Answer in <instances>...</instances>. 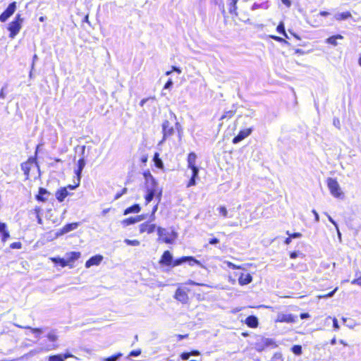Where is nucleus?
<instances>
[{
	"label": "nucleus",
	"instance_id": "obj_2",
	"mask_svg": "<svg viewBox=\"0 0 361 361\" xmlns=\"http://www.w3.org/2000/svg\"><path fill=\"white\" fill-rule=\"evenodd\" d=\"M47 339L51 342L50 344H47L41 348V351L49 352L51 350H56L59 348V345L56 343L58 341L59 336L56 330H51L47 335Z\"/></svg>",
	"mask_w": 361,
	"mask_h": 361
},
{
	"label": "nucleus",
	"instance_id": "obj_34",
	"mask_svg": "<svg viewBox=\"0 0 361 361\" xmlns=\"http://www.w3.org/2000/svg\"><path fill=\"white\" fill-rule=\"evenodd\" d=\"M292 352L296 355H300L302 353V346L300 345H295L291 348Z\"/></svg>",
	"mask_w": 361,
	"mask_h": 361
},
{
	"label": "nucleus",
	"instance_id": "obj_21",
	"mask_svg": "<svg viewBox=\"0 0 361 361\" xmlns=\"http://www.w3.org/2000/svg\"><path fill=\"white\" fill-rule=\"evenodd\" d=\"M68 195L67 188H61L56 192V197L60 202H62Z\"/></svg>",
	"mask_w": 361,
	"mask_h": 361
},
{
	"label": "nucleus",
	"instance_id": "obj_37",
	"mask_svg": "<svg viewBox=\"0 0 361 361\" xmlns=\"http://www.w3.org/2000/svg\"><path fill=\"white\" fill-rule=\"evenodd\" d=\"M343 321L344 324L350 329H353L356 325L355 322L352 319H347L345 318H343Z\"/></svg>",
	"mask_w": 361,
	"mask_h": 361
},
{
	"label": "nucleus",
	"instance_id": "obj_56",
	"mask_svg": "<svg viewBox=\"0 0 361 361\" xmlns=\"http://www.w3.org/2000/svg\"><path fill=\"white\" fill-rule=\"evenodd\" d=\"M209 244L211 245H216L219 243V240L216 238H214L209 240Z\"/></svg>",
	"mask_w": 361,
	"mask_h": 361
},
{
	"label": "nucleus",
	"instance_id": "obj_41",
	"mask_svg": "<svg viewBox=\"0 0 361 361\" xmlns=\"http://www.w3.org/2000/svg\"><path fill=\"white\" fill-rule=\"evenodd\" d=\"M192 171V175H191V177L192 178H197V176H198V173H199V169L197 166H195L194 168H190Z\"/></svg>",
	"mask_w": 361,
	"mask_h": 361
},
{
	"label": "nucleus",
	"instance_id": "obj_35",
	"mask_svg": "<svg viewBox=\"0 0 361 361\" xmlns=\"http://www.w3.org/2000/svg\"><path fill=\"white\" fill-rule=\"evenodd\" d=\"M135 223H136V221H135V217H130V218L123 219L122 221V222H121V224L124 226H129V225H131V224H134Z\"/></svg>",
	"mask_w": 361,
	"mask_h": 361
},
{
	"label": "nucleus",
	"instance_id": "obj_19",
	"mask_svg": "<svg viewBox=\"0 0 361 361\" xmlns=\"http://www.w3.org/2000/svg\"><path fill=\"white\" fill-rule=\"evenodd\" d=\"M175 298L182 303H185L188 301V296L185 290L178 288L175 293Z\"/></svg>",
	"mask_w": 361,
	"mask_h": 361
},
{
	"label": "nucleus",
	"instance_id": "obj_9",
	"mask_svg": "<svg viewBox=\"0 0 361 361\" xmlns=\"http://www.w3.org/2000/svg\"><path fill=\"white\" fill-rule=\"evenodd\" d=\"M252 132V128H246L240 130L238 134L233 137L232 142L233 144H237L248 137Z\"/></svg>",
	"mask_w": 361,
	"mask_h": 361
},
{
	"label": "nucleus",
	"instance_id": "obj_39",
	"mask_svg": "<svg viewBox=\"0 0 361 361\" xmlns=\"http://www.w3.org/2000/svg\"><path fill=\"white\" fill-rule=\"evenodd\" d=\"M234 114H235V111H233V110L227 111L221 116V120H223V119L227 118H230L233 117Z\"/></svg>",
	"mask_w": 361,
	"mask_h": 361
},
{
	"label": "nucleus",
	"instance_id": "obj_4",
	"mask_svg": "<svg viewBox=\"0 0 361 361\" xmlns=\"http://www.w3.org/2000/svg\"><path fill=\"white\" fill-rule=\"evenodd\" d=\"M162 195V190L159 188L147 189V195H145L146 204L149 203L154 197L158 201V203L161 201Z\"/></svg>",
	"mask_w": 361,
	"mask_h": 361
},
{
	"label": "nucleus",
	"instance_id": "obj_46",
	"mask_svg": "<svg viewBox=\"0 0 361 361\" xmlns=\"http://www.w3.org/2000/svg\"><path fill=\"white\" fill-rule=\"evenodd\" d=\"M286 234L288 235L291 238H298L302 236L300 233H290L289 231H286Z\"/></svg>",
	"mask_w": 361,
	"mask_h": 361
},
{
	"label": "nucleus",
	"instance_id": "obj_23",
	"mask_svg": "<svg viewBox=\"0 0 361 361\" xmlns=\"http://www.w3.org/2000/svg\"><path fill=\"white\" fill-rule=\"evenodd\" d=\"M0 237L3 243L10 237L9 232L6 230V224L5 223H0Z\"/></svg>",
	"mask_w": 361,
	"mask_h": 361
},
{
	"label": "nucleus",
	"instance_id": "obj_30",
	"mask_svg": "<svg viewBox=\"0 0 361 361\" xmlns=\"http://www.w3.org/2000/svg\"><path fill=\"white\" fill-rule=\"evenodd\" d=\"M343 37L341 35L331 36L326 39V42L332 44L333 46H336L338 44L337 39H342Z\"/></svg>",
	"mask_w": 361,
	"mask_h": 361
},
{
	"label": "nucleus",
	"instance_id": "obj_52",
	"mask_svg": "<svg viewBox=\"0 0 361 361\" xmlns=\"http://www.w3.org/2000/svg\"><path fill=\"white\" fill-rule=\"evenodd\" d=\"M173 81L171 79H169L164 85V89H169L173 86Z\"/></svg>",
	"mask_w": 361,
	"mask_h": 361
},
{
	"label": "nucleus",
	"instance_id": "obj_51",
	"mask_svg": "<svg viewBox=\"0 0 361 361\" xmlns=\"http://www.w3.org/2000/svg\"><path fill=\"white\" fill-rule=\"evenodd\" d=\"M196 180L195 178L190 177V180H189V182H188V183L187 185V187L190 188L191 186L195 185L196 184V180Z\"/></svg>",
	"mask_w": 361,
	"mask_h": 361
},
{
	"label": "nucleus",
	"instance_id": "obj_18",
	"mask_svg": "<svg viewBox=\"0 0 361 361\" xmlns=\"http://www.w3.org/2000/svg\"><path fill=\"white\" fill-rule=\"evenodd\" d=\"M79 226V223L74 222L65 225L59 232L58 235H63L71 231L76 229Z\"/></svg>",
	"mask_w": 361,
	"mask_h": 361
},
{
	"label": "nucleus",
	"instance_id": "obj_53",
	"mask_svg": "<svg viewBox=\"0 0 361 361\" xmlns=\"http://www.w3.org/2000/svg\"><path fill=\"white\" fill-rule=\"evenodd\" d=\"M351 283L352 284L358 285V286H361V276L357 278V279H355L351 281Z\"/></svg>",
	"mask_w": 361,
	"mask_h": 361
},
{
	"label": "nucleus",
	"instance_id": "obj_7",
	"mask_svg": "<svg viewBox=\"0 0 361 361\" xmlns=\"http://www.w3.org/2000/svg\"><path fill=\"white\" fill-rule=\"evenodd\" d=\"M146 189L159 188L158 183L149 170L143 173Z\"/></svg>",
	"mask_w": 361,
	"mask_h": 361
},
{
	"label": "nucleus",
	"instance_id": "obj_40",
	"mask_svg": "<svg viewBox=\"0 0 361 361\" xmlns=\"http://www.w3.org/2000/svg\"><path fill=\"white\" fill-rule=\"evenodd\" d=\"M276 30L280 34H285V26L283 22H281L276 27Z\"/></svg>",
	"mask_w": 361,
	"mask_h": 361
},
{
	"label": "nucleus",
	"instance_id": "obj_50",
	"mask_svg": "<svg viewBox=\"0 0 361 361\" xmlns=\"http://www.w3.org/2000/svg\"><path fill=\"white\" fill-rule=\"evenodd\" d=\"M141 353V350H132L130 353V355L129 356H131V357H137L138 355H140Z\"/></svg>",
	"mask_w": 361,
	"mask_h": 361
},
{
	"label": "nucleus",
	"instance_id": "obj_49",
	"mask_svg": "<svg viewBox=\"0 0 361 361\" xmlns=\"http://www.w3.org/2000/svg\"><path fill=\"white\" fill-rule=\"evenodd\" d=\"M190 356V353L184 352V353H181L180 358L183 360H188L189 359Z\"/></svg>",
	"mask_w": 361,
	"mask_h": 361
},
{
	"label": "nucleus",
	"instance_id": "obj_48",
	"mask_svg": "<svg viewBox=\"0 0 361 361\" xmlns=\"http://www.w3.org/2000/svg\"><path fill=\"white\" fill-rule=\"evenodd\" d=\"M255 111L252 109L248 110L247 113L245 115V118L250 120L251 118L254 116Z\"/></svg>",
	"mask_w": 361,
	"mask_h": 361
},
{
	"label": "nucleus",
	"instance_id": "obj_31",
	"mask_svg": "<svg viewBox=\"0 0 361 361\" xmlns=\"http://www.w3.org/2000/svg\"><path fill=\"white\" fill-rule=\"evenodd\" d=\"M351 17V13L348 11L343 13H338L335 15V18L337 20H345Z\"/></svg>",
	"mask_w": 361,
	"mask_h": 361
},
{
	"label": "nucleus",
	"instance_id": "obj_8",
	"mask_svg": "<svg viewBox=\"0 0 361 361\" xmlns=\"http://www.w3.org/2000/svg\"><path fill=\"white\" fill-rule=\"evenodd\" d=\"M162 133H163V138L160 141L159 144L163 143L166 139L174 133V129L173 126H171L169 121L166 120L162 123Z\"/></svg>",
	"mask_w": 361,
	"mask_h": 361
},
{
	"label": "nucleus",
	"instance_id": "obj_57",
	"mask_svg": "<svg viewBox=\"0 0 361 361\" xmlns=\"http://www.w3.org/2000/svg\"><path fill=\"white\" fill-rule=\"evenodd\" d=\"M333 326L336 329H339V325H338V320L336 318H334V319H333Z\"/></svg>",
	"mask_w": 361,
	"mask_h": 361
},
{
	"label": "nucleus",
	"instance_id": "obj_62",
	"mask_svg": "<svg viewBox=\"0 0 361 361\" xmlns=\"http://www.w3.org/2000/svg\"><path fill=\"white\" fill-rule=\"evenodd\" d=\"M298 256V252H292L290 254V257L291 259H295V258H296Z\"/></svg>",
	"mask_w": 361,
	"mask_h": 361
},
{
	"label": "nucleus",
	"instance_id": "obj_3",
	"mask_svg": "<svg viewBox=\"0 0 361 361\" xmlns=\"http://www.w3.org/2000/svg\"><path fill=\"white\" fill-rule=\"evenodd\" d=\"M327 185L331 194L335 197H341L343 192L341 190L340 185L336 179L329 178L327 180Z\"/></svg>",
	"mask_w": 361,
	"mask_h": 361
},
{
	"label": "nucleus",
	"instance_id": "obj_55",
	"mask_svg": "<svg viewBox=\"0 0 361 361\" xmlns=\"http://www.w3.org/2000/svg\"><path fill=\"white\" fill-rule=\"evenodd\" d=\"M227 266H228V267H229L231 269H239L240 268L239 266H237V265L233 264L231 262H227Z\"/></svg>",
	"mask_w": 361,
	"mask_h": 361
},
{
	"label": "nucleus",
	"instance_id": "obj_25",
	"mask_svg": "<svg viewBox=\"0 0 361 361\" xmlns=\"http://www.w3.org/2000/svg\"><path fill=\"white\" fill-rule=\"evenodd\" d=\"M238 1V0H227V4L228 6V11H229L230 13L234 14L235 16L238 15L237 12H236V10H237L236 4Z\"/></svg>",
	"mask_w": 361,
	"mask_h": 361
},
{
	"label": "nucleus",
	"instance_id": "obj_16",
	"mask_svg": "<svg viewBox=\"0 0 361 361\" xmlns=\"http://www.w3.org/2000/svg\"><path fill=\"white\" fill-rule=\"evenodd\" d=\"M173 262V256L171 252L168 250L165 251L159 261V263L166 266L171 265Z\"/></svg>",
	"mask_w": 361,
	"mask_h": 361
},
{
	"label": "nucleus",
	"instance_id": "obj_14",
	"mask_svg": "<svg viewBox=\"0 0 361 361\" xmlns=\"http://www.w3.org/2000/svg\"><path fill=\"white\" fill-rule=\"evenodd\" d=\"M295 319L296 317L291 314H281L278 315L276 321L279 322L294 323Z\"/></svg>",
	"mask_w": 361,
	"mask_h": 361
},
{
	"label": "nucleus",
	"instance_id": "obj_11",
	"mask_svg": "<svg viewBox=\"0 0 361 361\" xmlns=\"http://www.w3.org/2000/svg\"><path fill=\"white\" fill-rule=\"evenodd\" d=\"M33 164H36L35 159L34 158H30L27 161L21 164V169L24 172L26 179L29 178L30 171Z\"/></svg>",
	"mask_w": 361,
	"mask_h": 361
},
{
	"label": "nucleus",
	"instance_id": "obj_36",
	"mask_svg": "<svg viewBox=\"0 0 361 361\" xmlns=\"http://www.w3.org/2000/svg\"><path fill=\"white\" fill-rule=\"evenodd\" d=\"M121 356L122 354L121 353H118L111 357L104 358L103 361H117Z\"/></svg>",
	"mask_w": 361,
	"mask_h": 361
},
{
	"label": "nucleus",
	"instance_id": "obj_33",
	"mask_svg": "<svg viewBox=\"0 0 361 361\" xmlns=\"http://www.w3.org/2000/svg\"><path fill=\"white\" fill-rule=\"evenodd\" d=\"M16 326L19 328H21V329H30L32 331V332H33L35 334H40L43 332L42 329L40 328H32L30 326H23L18 325V324H16Z\"/></svg>",
	"mask_w": 361,
	"mask_h": 361
},
{
	"label": "nucleus",
	"instance_id": "obj_45",
	"mask_svg": "<svg viewBox=\"0 0 361 361\" xmlns=\"http://www.w3.org/2000/svg\"><path fill=\"white\" fill-rule=\"evenodd\" d=\"M10 247L11 249H20L22 247V244L20 242H15L10 245Z\"/></svg>",
	"mask_w": 361,
	"mask_h": 361
},
{
	"label": "nucleus",
	"instance_id": "obj_43",
	"mask_svg": "<svg viewBox=\"0 0 361 361\" xmlns=\"http://www.w3.org/2000/svg\"><path fill=\"white\" fill-rule=\"evenodd\" d=\"M219 211L220 214H221L223 216H224V217L227 216L228 212H227L226 208L224 206H221L219 208Z\"/></svg>",
	"mask_w": 361,
	"mask_h": 361
},
{
	"label": "nucleus",
	"instance_id": "obj_20",
	"mask_svg": "<svg viewBox=\"0 0 361 361\" xmlns=\"http://www.w3.org/2000/svg\"><path fill=\"white\" fill-rule=\"evenodd\" d=\"M252 281V276L249 273H242L238 278V283L241 286L249 284Z\"/></svg>",
	"mask_w": 361,
	"mask_h": 361
},
{
	"label": "nucleus",
	"instance_id": "obj_17",
	"mask_svg": "<svg viewBox=\"0 0 361 361\" xmlns=\"http://www.w3.org/2000/svg\"><path fill=\"white\" fill-rule=\"evenodd\" d=\"M50 192L45 188H39V192L36 195V199L39 202H46L48 200Z\"/></svg>",
	"mask_w": 361,
	"mask_h": 361
},
{
	"label": "nucleus",
	"instance_id": "obj_47",
	"mask_svg": "<svg viewBox=\"0 0 361 361\" xmlns=\"http://www.w3.org/2000/svg\"><path fill=\"white\" fill-rule=\"evenodd\" d=\"M13 21H15V22H18V23H20V24H21V25H22V23H23V18L21 17L20 14L18 13V14L16 16V17H15V18H14Z\"/></svg>",
	"mask_w": 361,
	"mask_h": 361
},
{
	"label": "nucleus",
	"instance_id": "obj_24",
	"mask_svg": "<svg viewBox=\"0 0 361 361\" xmlns=\"http://www.w3.org/2000/svg\"><path fill=\"white\" fill-rule=\"evenodd\" d=\"M245 324L251 328H256L258 326V319L257 317L250 315L245 319Z\"/></svg>",
	"mask_w": 361,
	"mask_h": 361
},
{
	"label": "nucleus",
	"instance_id": "obj_13",
	"mask_svg": "<svg viewBox=\"0 0 361 361\" xmlns=\"http://www.w3.org/2000/svg\"><path fill=\"white\" fill-rule=\"evenodd\" d=\"M73 355L69 353L64 354L52 355L47 357L48 361H65L67 358L73 357Z\"/></svg>",
	"mask_w": 361,
	"mask_h": 361
},
{
	"label": "nucleus",
	"instance_id": "obj_1",
	"mask_svg": "<svg viewBox=\"0 0 361 361\" xmlns=\"http://www.w3.org/2000/svg\"><path fill=\"white\" fill-rule=\"evenodd\" d=\"M157 231L159 235V240L166 244H172L177 238L176 232L173 230L169 231L166 228L159 226Z\"/></svg>",
	"mask_w": 361,
	"mask_h": 361
},
{
	"label": "nucleus",
	"instance_id": "obj_61",
	"mask_svg": "<svg viewBox=\"0 0 361 361\" xmlns=\"http://www.w3.org/2000/svg\"><path fill=\"white\" fill-rule=\"evenodd\" d=\"M261 7H262V4H259L255 3L252 5V10H256V9H258V8H259Z\"/></svg>",
	"mask_w": 361,
	"mask_h": 361
},
{
	"label": "nucleus",
	"instance_id": "obj_6",
	"mask_svg": "<svg viewBox=\"0 0 361 361\" xmlns=\"http://www.w3.org/2000/svg\"><path fill=\"white\" fill-rule=\"evenodd\" d=\"M185 262H189L190 265L193 266L194 264H197L201 266V263L200 261L197 260L195 257L189 256V257H182L180 258L176 259L172 262L173 267L178 266Z\"/></svg>",
	"mask_w": 361,
	"mask_h": 361
},
{
	"label": "nucleus",
	"instance_id": "obj_63",
	"mask_svg": "<svg viewBox=\"0 0 361 361\" xmlns=\"http://www.w3.org/2000/svg\"><path fill=\"white\" fill-rule=\"evenodd\" d=\"M281 1L288 7H290L291 5V1L290 0H281Z\"/></svg>",
	"mask_w": 361,
	"mask_h": 361
},
{
	"label": "nucleus",
	"instance_id": "obj_32",
	"mask_svg": "<svg viewBox=\"0 0 361 361\" xmlns=\"http://www.w3.org/2000/svg\"><path fill=\"white\" fill-rule=\"evenodd\" d=\"M155 166L159 169H163L164 164L162 160L159 158V153L156 152L154 155V159Z\"/></svg>",
	"mask_w": 361,
	"mask_h": 361
},
{
	"label": "nucleus",
	"instance_id": "obj_27",
	"mask_svg": "<svg viewBox=\"0 0 361 361\" xmlns=\"http://www.w3.org/2000/svg\"><path fill=\"white\" fill-rule=\"evenodd\" d=\"M51 260L56 264H59L61 267H65L68 265V261H67V258H60V257H52Z\"/></svg>",
	"mask_w": 361,
	"mask_h": 361
},
{
	"label": "nucleus",
	"instance_id": "obj_12",
	"mask_svg": "<svg viewBox=\"0 0 361 361\" xmlns=\"http://www.w3.org/2000/svg\"><path fill=\"white\" fill-rule=\"evenodd\" d=\"M157 228L156 225L154 224H149V222H145L139 226V230L140 233L147 232L150 234L154 232L155 229Z\"/></svg>",
	"mask_w": 361,
	"mask_h": 361
},
{
	"label": "nucleus",
	"instance_id": "obj_64",
	"mask_svg": "<svg viewBox=\"0 0 361 361\" xmlns=\"http://www.w3.org/2000/svg\"><path fill=\"white\" fill-rule=\"evenodd\" d=\"M281 1L288 7H290L291 5V1L290 0H281Z\"/></svg>",
	"mask_w": 361,
	"mask_h": 361
},
{
	"label": "nucleus",
	"instance_id": "obj_54",
	"mask_svg": "<svg viewBox=\"0 0 361 361\" xmlns=\"http://www.w3.org/2000/svg\"><path fill=\"white\" fill-rule=\"evenodd\" d=\"M324 214H325V215L328 217L329 221L331 224H333L336 228H337L338 224H336V221H335L331 218V216H329L327 213H324Z\"/></svg>",
	"mask_w": 361,
	"mask_h": 361
},
{
	"label": "nucleus",
	"instance_id": "obj_28",
	"mask_svg": "<svg viewBox=\"0 0 361 361\" xmlns=\"http://www.w3.org/2000/svg\"><path fill=\"white\" fill-rule=\"evenodd\" d=\"M67 261H68V264L71 262H73L74 261L77 260L80 257V252H71L69 253H67Z\"/></svg>",
	"mask_w": 361,
	"mask_h": 361
},
{
	"label": "nucleus",
	"instance_id": "obj_44",
	"mask_svg": "<svg viewBox=\"0 0 361 361\" xmlns=\"http://www.w3.org/2000/svg\"><path fill=\"white\" fill-rule=\"evenodd\" d=\"M271 37L274 39H275L276 41L277 42H282V43H285V44H288L289 43L286 40L284 39L283 38L281 37H278V36H274V35H271Z\"/></svg>",
	"mask_w": 361,
	"mask_h": 361
},
{
	"label": "nucleus",
	"instance_id": "obj_26",
	"mask_svg": "<svg viewBox=\"0 0 361 361\" xmlns=\"http://www.w3.org/2000/svg\"><path fill=\"white\" fill-rule=\"evenodd\" d=\"M196 158H197V156H196L195 153H194V152H190L188 154V167L189 169L190 168H194V167L196 166V165H195Z\"/></svg>",
	"mask_w": 361,
	"mask_h": 361
},
{
	"label": "nucleus",
	"instance_id": "obj_10",
	"mask_svg": "<svg viewBox=\"0 0 361 361\" xmlns=\"http://www.w3.org/2000/svg\"><path fill=\"white\" fill-rule=\"evenodd\" d=\"M22 25L18 22L12 21L8 24V30L10 32L9 37L13 39L20 32Z\"/></svg>",
	"mask_w": 361,
	"mask_h": 361
},
{
	"label": "nucleus",
	"instance_id": "obj_15",
	"mask_svg": "<svg viewBox=\"0 0 361 361\" xmlns=\"http://www.w3.org/2000/svg\"><path fill=\"white\" fill-rule=\"evenodd\" d=\"M103 259V256L100 255H94L92 257H90L86 262H85V267L90 268V267L93 265H99Z\"/></svg>",
	"mask_w": 361,
	"mask_h": 361
},
{
	"label": "nucleus",
	"instance_id": "obj_59",
	"mask_svg": "<svg viewBox=\"0 0 361 361\" xmlns=\"http://www.w3.org/2000/svg\"><path fill=\"white\" fill-rule=\"evenodd\" d=\"M38 60V56L37 54H35L32 57V69H34L35 62Z\"/></svg>",
	"mask_w": 361,
	"mask_h": 361
},
{
	"label": "nucleus",
	"instance_id": "obj_29",
	"mask_svg": "<svg viewBox=\"0 0 361 361\" xmlns=\"http://www.w3.org/2000/svg\"><path fill=\"white\" fill-rule=\"evenodd\" d=\"M140 211V205L137 204H135L126 209L124 211V214L127 215L130 213H138Z\"/></svg>",
	"mask_w": 361,
	"mask_h": 361
},
{
	"label": "nucleus",
	"instance_id": "obj_38",
	"mask_svg": "<svg viewBox=\"0 0 361 361\" xmlns=\"http://www.w3.org/2000/svg\"><path fill=\"white\" fill-rule=\"evenodd\" d=\"M124 243H126L128 245L131 246H138L140 244V241L137 240L125 239Z\"/></svg>",
	"mask_w": 361,
	"mask_h": 361
},
{
	"label": "nucleus",
	"instance_id": "obj_42",
	"mask_svg": "<svg viewBox=\"0 0 361 361\" xmlns=\"http://www.w3.org/2000/svg\"><path fill=\"white\" fill-rule=\"evenodd\" d=\"M338 290V288L336 287L334 290H332L331 292L330 293H328L326 295H320L319 296L320 298H331L332 297L335 293Z\"/></svg>",
	"mask_w": 361,
	"mask_h": 361
},
{
	"label": "nucleus",
	"instance_id": "obj_5",
	"mask_svg": "<svg viewBox=\"0 0 361 361\" xmlns=\"http://www.w3.org/2000/svg\"><path fill=\"white\" fill-rule=\"evenodd\" d=\"M16 1L11 3L6 9L0 15V21L6 22L16 11L17 5Z\"/></svg>",
	"mask_w": 361,
	"mask_h": 361
},
{
	"label": "nucleus",
	"instance_id": "obj_22",
	"mask_svg": "<svg viewBox=\"0 0 361 361\" xmlns=\"http://www.w3.org/2000/svg\"><path fill=\"white\" fill-rule=\"evenodd\" d=\"M85 166V161L84 158H81L78 161V169L75 170V173L77 176L78 180L80 182L82 171Z\"/></svg>",
	"mask_w": 361,
	"mask_h": 361
},
{
	"label": "nucleus",
	"instance_id": "obj_60",
	"mask_svg": "<svg viewBox=\"0 0 361 361\" xmlns=\"http://www.w3.org/2000/svg\"><path fill=\"white\" fill-rule=\"evenodd\" d=\"M135 219L136 223H137V222L145 219V215H138L135 217Z\"/></svg>",
	"mask_w": 361,
	"mask_h": 361
},
{
	"label": "nucleus",
	"instance_id": "obj_58",
	"mask_svg": "<svg viewBox=\"0 0 361 361\" xmlns=\"http://www.w3.org/2000/svg\"><path fill=\"white\" fill-rule=\"evenodd\" d=\"M312 213L314 214V215L315 221H316V222H319V216L318 213L317 212V211H316V210H314V209H313V210L312 211Z\"/></svg>",
	"mask_w": 361,
	"mask_h": 361
}]
</instances>
